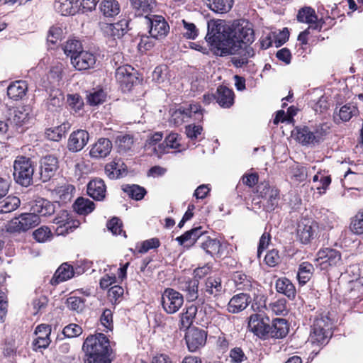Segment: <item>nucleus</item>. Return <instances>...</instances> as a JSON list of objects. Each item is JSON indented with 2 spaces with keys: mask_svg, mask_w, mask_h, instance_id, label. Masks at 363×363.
I'll return each instance as SVG.
<instances>
[{
  "mask_svg": "<svg viewBox=\"0 0 363 363\" xmlns=\"http://www.w3.org/2000/svg\"><path fill=\"white\" fill-rule=\"evenodd\" d=\"M314 268L313 266L308 262H304L299 265L297 279L301 284H305L312 277Z\"/></svg>",
  "mask_w": 363,
  "mask_h": 363,
  "instance_id": "48",
  "label": "nucleus"
},
{
  "mask_svg": "<svg viewBox=\"0 0 363 363\" xmlns=\"http://www.w3.org/2000/svg\"><path fill=\"white\" fill-rule=\"evenodd\" d=\"M63 50L67 56H70V60H72L73 56L77 55L83 50V48L79 40L70 39L67 41Z\"/></svg>",
  "mask_w": 363,
  "mask_h": 363,
  "instance_id": "51",
  "label": "nucleus"
},
{
  "mask_svg": "<svg viewBox=\"0 0 363 363\" xmlns=\"http://www.w3.org/2000/svg\"><path fill=\"white\" fill-rule=\"evenodd\" d=\"M62 333L68 338L76 337L82 333V328L77 324L71 323L64 328Z\"/></svg>",
  "mask_w": 363,
  "mask_h": 363,
  "instance_id": "61",
  "label": "nucleus"
},
{
  "mask_svg": "<svg viewBox=\"0 0 363 363\" xmlns=\"http://www.w3.org/2000/svg\"><path fill=\"white\" fill-rule=\"evenodd\" d=\"M325 125L319 124L315 126H297L293 131L296 140L302 145L315 146L323 141L327 135Z\"/></svg>",
  "mask_w": 363,
  "mask_h": 363,
  "instance_id": "3",
  "label": "nucleus"
},
{
  "mask_svg": "<svg viewBox=\"0 0 363 363\" xmlns=\"http://www.w3.org/2000/svg\"><path fill=\"white\" fill-rule=\"evenodd\" d=\"M197 306L194 303L186 307L185 312L182 313L181 316V324L182 327L186 328H189L197 313Z\"/></svg>",
  "mask_w": 363,
  "mask_h": 363,
  "instance_id": "50",
  "label": "nucleus"
},
{
  "mask_svg": "<svg viewBox=\"0 0 363 363\" xmlns=\"http://www.w3.org/2000/svg\"><path fill=\"white\" fill-rule=\"evenodd\" d=\"M362 277L355 281H352L350 284V289L347 294V299L355 303L363 299V283L362 282Z\"/></svg>",
  "mask_w": 363,
  "mask_h": 363,
  "instance_id": "39",
  "label": "nucleus"
},
{
  "mask_svg": "<svg viewBox=\"0 0 363 363\" xmlns=\"http://www.w3.org/2000/svg\"><path fill=\"white\" fill-rule=\"evenodd\" d=\"M318 256L317 261L323 269H326L328 266H338L342 263L341 253L335 249L320 250L318 252Z\"/></svg>",
  "mask_w": 363,
  "mask_h": 363,
  "instance_id": "15",
  "label": "nucleus"
},
{
  "mask_svg": "<svg viewBox=\"0 0 363 363\" xmlns=\"http://www.w3.org/2000/svg\"><path fill=\"white\" fill-rule=\"evenodd\" d=\"M99 9L106 17H113L120 13V5L117 0H104L101 2Z\"/></svg>",
  "mask_w": 363,
  "mask_h": 363,
  "instance_id": "42",
  "label": "nucleus"
},
{
  "mask_svg": "<svg viewBox=\"0 0 363 363\" xmlns=\"http://www.w3.org/2000/svg\"><path fill=\"white\" fill-rule=\"evenodd\" d=\"M110 354H86L85 359V363H111L109 358Z\"/></svg>",
  "mask_w": 363,
  "mask_h": 363,
  "instance_id": "63",
  "label": "nucleus"
},
{
  "mask_svg": "<svg viewBox=\"0 0 363 363\" xmlns=\"http://www.w3.org/2000/svg\"><path fill=\"white\" fill-rule=\"evenodd\" d=\"M150 35H140V40L138 45V48L141 51H147L151 50L155 45V43Z\"/></svg>",
  "mask_w": 363,
  "mask_h": 363,
  "instance_id": "62",
  "label": "nucleus"
},
{
  "mask_svg": "<svg viewBox=\"0 0 363 363\" xmlns=\"http://www.w3.org/2000/svg\"><path fill=\"white\" fill-rule=\"evenodd\" d=\"M234 92L225 86H219L216 93V102L222 108H228L234 104Z\"/></svg>",
  "mask_w": 363,
  "mask_h": 363,
  "instance_id": "28",
  "label": "nucleus"
},
{
  "mask_svg": "<svg viewBox=\"0 0 363 363\" xmlns=\"http://www.w3.org/2000/svg\"><path fill=\"white\" fill-rule=\"evenodd\" d=\"M162 306L165 312L173 314L177 312L184 303L182 294L172 288H167L162 294Z\"/></svg>",
  "mask_w": 363,
  "mask_h": 363,
  "instance_id": "11",
  "label": "nucleus"
},
{
  "mask_svg": "<svg viewBox=\"0 0 363 363\" xmlns=\"http://www.w3.org/2000/svg\"><path fill=\"white\" fill-rule=\"evenodd\" d=\"M34 170V162L30 157H18L13 162L14 180L23 186H29L33 182Z\"/></svg>",
  "mask_w": 363,
  "mask_h": 363,
  "instance_id": "4",
  "label": "nucleus"
},
{
  "mask_svg": "<svg viewBox=\"0 0 363 363\" xmlns=\"http://www.w3.org/2000/svg\"><path fill=\"white\" fill-rule=\"evenodd\" d=\"M36 331L43 332V334L38 336L33 342V345L37 348H47L50 343V326L48 325L41 324L36 328Z\"/></svg>",
  "mask_w": 363,
  "mask_h": 363,
  "instance_id": "38",
  "label": "nucleus"
},
{
  "mask_svg": "<svg viewBox=\"0 0 363 363\" xmlns=\"http://www.w3.org/2000/svg\"><path fill=\"white\" fill-rule=\"evenodd\" d=\"M72 208L77 213L86 216L95 209V203L89 199L79 197L74 202Z\"/></svg>",
  "mask_w": 363,
  "mask_h": 363,
  "instance_id": "35",
  "label": "nucleus"
},
{
  "mask_svg": "<svg viewBox=\"0 0 363 363\" xmlns=\"http://www.w3.org/2000/svg\"><path fill=\"white\" fill-rule=\"evenodd\" d=\"M132 12L136 17L150 16L156 6V0H128Z\"/></svg>",
  "mask_w": 363,
  "mask_h": 363,
  "instance_id": "19",
  "label": "nucleus"
},
{
  "mask_svg": "<svg viewBox=\"0 0 363 363\" xmlns=\"http://www.w3.org/2000/svg\"><path fill=\"white\" fill-rule=\"evenodd\" d=\"M112 142L108 139L99 138L89 151V155L92 158L100 159L107 157L112 150Z\"/></svg>",
  "mask_w": 363,
  "mask_h": 363,
  "instance_id": "23",
  "label": "nucleus"
},
{
  "mask_svg": "<svg viewBox=\"0 0 363 363\" xmlns=\"http://www.w3.org/2000/svg\"><path fill=\"white\" fill-rule=\"evenodd\" d=\"M207 334L205 330L198 328H189L185 335L187 347L190 352H196L203 347L206 341Z\"/></svg>",
  "mask_w": 363,
  "mask_h": 363,
  "instance_id": "14",
  "label": "nucleus"
},
{
  "mask_svg": "<svg viewBox=\"0 0 363 363\" xmlns=\"http://www.w3.org/2000/svg\"><path fill=\"white\" fill-rule=\"evenodd\" d=\"M64 96L59 89H50L46 100V106L52 112L57 111L63 105Z\"/></svg>",
  "mask_w": 363,
  "mask_h": 363,
  "instance_id": "33",
  "label": "nucleus"
},
{
  "mask_svg": "<svg viewBox=\"0 0 363 363\" xmlns=\"http://www.w3.org/2000/svg\"><path fill=\"white\" fill-rule=\"evenodd\" d=\"M133 143V137L129 134H120L115 140V144L120 153H125L130 150Z\"/></svg>",
  "mask_w": 363,
  "mask_h": 363,
  "instance_id": "45",
  "label": "nucleus"
},
{
  "mask_svg": "<svg viewBox=\"0 0 363 363\" xmlns=\"http://www.w3.org/2000/svg\"><path fill=\"white\" fill-rule=\"evenodd\" d=\"M39 165V179L45 183L55 176L59 168V160L55 155L48 154L40 158Z\"/></svg>",
  "mask_w": 363,
  "mask_h": 363,
  "instance_id": "10",
  "label": "nucleus"
},
{
  "mask_svg": "<svg viewBox=\"0 0 363 363\" xmlns=\"http://www.w3.org/2000/svg\"><path fill=\"white\" fill-rule=\"evenodd\" d=\"M130 19L123 18L114 23H100L103 34L113 40L121 39L130 30Z\"/></svg>",
  "mask_w": 363,
  "mask_h": 363,
  "instance_id": "12",
  "label": "nucleus"
},
{
  "mask_svg": "<svg viewBox=\"0 0 363 363\" xmlns=\"http://www.w3.org/2000/svg\"><path fill=\"white\" fill-rule=\"evenodd\" d=\"M198 245L211 257L220 255V242L216 238H211L204 230L202 232Z\"/></svg>",
  "mask_w": 363,
  "mask_h": 363,
  "instance_id": "18",
  "label": "nucleus"
},
{
  "mask_svg": "<svg viewBox=\"0 0 363 363\" xmlns=\"http://www.w3.org/2000/svg\"><path fill=\"white\" fill-rule=\"evenodd\" d=\"M27 91L28 84L26 81H16L8 86L7 95L14 101L22 100L26 96Z\"/></svg>",
  "mask_w": 363,
  "mask_h": 363,
  "instance_id": "29",
  "label": "nucleus"
},
{
  "mask_svg": "<svg viewBox=\"0 0 363 363\" xmlns=\"http://www.w3.org/2000/svg\"><path fill=\"white\" fill-rule=\"evenodd\" d=\"M27 118V113L17 109H14L10 113V116L8 118V122L10 125L16 128L22 126L25 120Z\"/></svg>",
  "mask_w": 363,
  "mask_h": 363,
  "instance_id": "55",
  "label": "nucleus"
},
{
  "mask_svg": "<svg viewBox=\"0 0 363 363\" xmlns=\"http://www.w3.org/2000/svg\"><path fill=\"white\" fill-rule=\"evenodd\" d=\"M121 189L130 198L135 201L142 200L147 194L146 189L138 184H124Z\"/></svg>",
  "mask_w": 363,
  "mask_h": 363,
  "instance_id": "43",
  "label": "nucleus"
},
{
  "mask_svg": "<svg viewBox=\"0 0 363 363\" xmlns=\"http://www.w3.org/2000/svg\"><path fill=\"white\" fill-rule=\"evenodd\" d=\"M86 192L95 201H102L106 196V185L102 179L96 177L87 184Z\"/></svg>",
  "mask_w": 363,
  "mask_h": 363,
  "instance_id": "20",
  "label": "nucleus"
},
{
  "mask_svg": "<svg viewBox=\"0 0 363 363\" xmlns=\"http://www.w3.org/2000/svg\"><path fill=\"white\" fill-rule=\"evenodd\" d=\"M350 230L357 235L363 234V211H359L351 220Z\"/></svg>",
  "mask_w": 363,
  "mask_h": 363,
  "instance_id": "54",
  "label": "nucleus"
},
{
  "mask_svg": "<svg viewBox=\"0 0 363 363\" xmlns=\"http://www.w3.org/2000/svg\"><path fill=\"white\" fill-rule=\"evenodd\" d=\"M202 227H196L185 232L183 235L177 237L175 240L180 245H184L187 242H189L191 245L195 243L198 244L199 238L201 235H202Z\"/></svg>",
  "mask_w": 363,
  "mask_h": 363,
  "instance_id": "36",
  "label": "nucleus"
},
{
  "mask_svg": "<svg viewBox=\"0 0 363 363\" xmlns=\"http://www.w3.org/2000/svg\"><path fill=\"white\" fill-rule=\"evenodd\" d=\"M206 6L213 12L224 14L230 11L233 0H203Z\"/></svg>",
  "mask_w": 363,
  "mask_h": 363,
  "instance_id": "32",
  "label": "nucleus"
},
{
  "mask_svg": "<svg viewBox=\"0 0 363 363\" xmlns=\"http://www.w3.org/2000/svg\"><path fill=\"white\" fill-rule=\"evenodd\" d=\"M188 118L185 108L184 107H180L172 111L171 113L170 121L173 122L175 125L178 126L184 122L185 118Z\"/></svg>",
  "mask_w": 363,
  "mask_h": 363,
  "instance_id": "59",
  "label": "nucleus"
},
{
  "mask_svg": "<svg viewBox=\"0 0 363 363\" xmlns=\"http://www.w3.org/2000/svg\"><path fill=\"white\" fill-rule=\"evenodd\" d=\"M71 63L78 70H86L95 65L96 57L93 53L83 50L77 55L72 57Z\"/></svg>",
  "mask_w": 363,
  "mask_h": 363,
  "instance_id": "21",
  "label": "nucleus"
},
{
  "mask_svg": "<svg viewBox=\"0 0 363 363\" xmlns=\"http://www.w3.org/2000/svg\"><path fill=\"white\" fill-rule=\"evenodd\" d=\"M279 199V191L277 189L272 192L267 197L260 201V202L262 203L264 210L270 213L278 207Z\"/></svg>",
  "mask_w": 363,
  "mask_h": 363,
  "instance_id": "49",
  "label": "nucleus"
},
{
  "mask_svg": "<svg viewBox=\"0 0 363 363\" xmlns=\"http://www.w3.org/2000/svg\"><path fill=\"white\" fill-rule=\"evenodd\" d=\"M160 245V242L158 238H154L149 240H146L143 242L140 248L139 249L140 253H146L150 250L156 249Z\"/></svg>",
  "mask_w": 363,
  "mask_h": 363,
  "instance_id": "64",
  "label": "nucleus"
},
{
  "mask_svg": "<svg viewBox=\"0 0 363 363\" xmlns=\"http://www.w3.org/2000/svg\"><path fill=\"white\" fill-rule=\"evenodd\" d=\"M106 99V92L101 88L93 89L86 94V101L94 106L103 104Z\"/></svg>",
  "mask_w": 363,
  "mask_h": 363,
  "instance_id": "47",
  "label": "nucleus"
},
{
  "mask_svg": "<svg viewBox=\"0 0 363 363\" xmlns=\"http://www.w3.org/2000/svg\"><path fill=\"white\" fill-rule=\"evenodd\" d=\"M201 291L213 297L219 296L224 291L221 278L214 276L208 277L205 281L204 288Z\"/></svg>",
  "mask_w": 363,
  "mask_h": 363,
  "instance_id": "30",
  "label": "nucleus"
},
{
  "mask_svg": "<svg viewBox=\"0 0 363 363\" xmlns=\"http://www.w3.org/2000/svg\"><path fill=\"white\" fill-rule=\"evenodd\" d=\"M318 223L316 221L303 218L298 223L297 240L303 245H309L318 238Z\"/></svg>",
  "mask_w": 363,
  "mask_h": 363,
  "instance_id": "7",
  "label": "nucleus"
},
{
  "mask_svg": "<svg viewBox=\"0 0 363 363\" xmlns=\"http://www.w3.org/2000/svg\"><path fill=\"white\" fill-rule=\"evenodd\" d=\"M85 301L83 298L73 296L67 299L66 303L70 310L79 313L85 308Z\"/></svg>",
  "mask_w": 363,
  "mask_h": 363,
  "instance_id": "56",
  "label": "nucleus"
},
{
  "mask_svg": "<svg viewBox=\"0 0 363 363\" xmlns=\"http://www.w3.org/2000/svg\"><path fill=\"white\" fill-rule=\"evenodd\" d=\"M30 211L38 215V218L40 216L47 217L55 213V206L53 203L45 199L38 198L33 201Z\"/></svg>",
  "mask_w": 363,
  "mask_h": 363,
  "instance_id": "22",
  "label": "nucleus"
},
{
  "mask_svg": "<svg viewBox=\"0 0 363 363\" xmlns=\"http://www.w3.org/2000/svg\"><path fill=\"white\" fill-rule=\"evenodd\" d=\"M82 350L85 354H110L109 340L104 333L89 335L84 340Z\"/></svg>",
  "mask_w": 363,
  "mask_h": 363,
  "instance_id": "6",
  "label": "nucleus"
},
{
  "mask_svg": "<svg viewBox=\"0 0 363 363\" xmlns=\"http://www.w3.org/2000/svg\"><path fill=\"white\" fill-rule=\"evenodd\" d=\"M229 38H227L226 48H229L235 55L245 44H252L255 40L254 30L252 24L245 20L240 19L235 21L232 26H229Z\"/></svg>",
  "mask_w": 363,
  "mask_h": 363,
  "instance_id": "1",
  "label": "nucleus"
},
{
  "mask_svg": "<svg viewBox=\"0 0 363 363\" xmlns=\"http://www.w3.org/2000/svg\"><path fill=\"white\" fill-rule=\"evenodd\" d=\"M144 19L148 33L155 40H162L169 33V26L162 16L150 15Z\"/></svg>",
  "mask_w": 363,
  "mask_h": 363,
  "instance_id": "8",
  "label": "nucleus"
},
{
  "mask_svg": "<svg viewBox=\"0 0 363 363\" xmlns=\"http://www.w3.org/2000/svg\"><path fill=\"white\" fill-rule=\"evenodd\" d=\"M199 281L196 279L189 278L185 281L183 290L186 291V296L189 301H194L199 298Z\"/></svg>",
  "mask_w": 363,
  "mask_h": 363,
  "instance_id": "41",
  "label": "nucleus"
},
{
  "mask_svg": "<svg viewBox=\"0 0 363 363\" xmlns=\"http://www.w3.org/2000/svg\"><path fill=\"white\" fill-rule=\"evenodd\" d=\"M297 20L301 23L310 24L308 29L320 30L324 23L322 19L318 20L315 11L311 7H303L298 11Z\"/></svg>",
  "mask_w": 363,
  "mask_h": 363,
  "instance_id": "17",
  "label": "nucleus"
},
{
  "mask_svg": "<svg viewBox=\"0 0 363 363\" xmlns=\"http://www.w3.org/2000/svg\"><path fill=\"white\" fill-rule=\"evenodd\" d=\"M275 288L278 293L284 294L290 300H294L296 297V288L292 282L286 277L278 279Z\"/></svg>",
  "mask_w": 363,
  "mask_h": 363,
  "instance_id": "31",
  "label": "nucleus"
},
{
  "mask_svg": "<svg viewBox=\"0 0 363 363\" xmlns=\"http://www.w3.org/2000/svg\"><path fill=\"white\" fill-rule=\"evenodd\" d=\"M289 331V325L284 318H277L269 325V338L281 339L286 336Z\"/></svg>",
  "mask_w": 363,
  "mask_h": 363,
  "instance_id": "25",
  "label": "nucleus"
},
{
  "mask_svg": "<svg viewBox=\"0 0 363 363\" xmlns=\"http://www.w3.org/2000/svg\"><path fill=\"white\" fill-rule=\"evenodd\" d=\"M269 318L263 314L255 313L250 316L248 328L261 339L269 338Z\"/></svg>",
  "mask_w": 363,
  "mask_h": 363,
  "instance_id": "13",
  "label": "nucleus"
},
{
  "mask_svg": "<svg viewBox=\"0 0 363 363\" xmlns=\"http://www.w3.org/2000/svg\"><path fill=\"white\" fill-rule=\"evenodd\" d=\"M183 30L182 35L184 38L189 40H195L199 35V29L196 26L191 22H189L184 19L182 21Z\"/></svg>",
  "mask_w": 363,
  "mask_h": 363,
  "instance_id": "52",
  "label": "nucleus"
},
{
  "mask_svg": "<svg viewBox=\"0 0 363 363\" xmlns=\"http://www.w3.org/2000/svg\"><path fill=\"white\" fill-rule=\"evenodd\" d=\"M251 301V297L245 293L233 296L228 304V311L232 313H238L245 310Z\"/></svg>",
  "mask_w": 363,
  "mask_h": 363,
  "instance_id": "26",
  "label": "nucleus"
},
{
  "mask_svg": "<svg viewBox=\"0 0 363 363\" xmlns=\"http://www.w3.org/2000/svg\"><path fill=\"white\" fill-rule=\"evenodd\" d=\"M116 76L120 79L122 84H125V88L128 90L136 84L138 79L133 74L128 72L127 67H119L116 71Z\"/></svg>",
  "mask_w": 363,
  "mask_h": 363,
  "instance_id": "44",
  "label": "nucleus"
},
{
  "mask_svg": "<svg viewBox=\"0 0 363 363\" xmlns=\"http://www.w3.org/2000/svg\"><path fill=\"white\" fill-rule=\"evenodd\" d=\"M235 286L239 291H252L257 285L253 278L242 272H235L232 275Z\"/></svg>",
  "mask_w": 363,
  "mask_h": 363,
  "instance_id": "24",
  "label": "nucleus"
},
{
  "mask_svg": "<svg viewBox=\"0 0 363 363\" xmlns=\"http://www.w3.org/2000/svg\"><path fill=\"white\" fill-rule=\"evenodd\" d=\"M358 109L352 104H347L339 110L340 118L345 122L349 121L353 116L358 113Z\"/></svg>",
  "mask_w": 363,
  "mask_h": 363,
  "instance_id": "53",
  "label": "nucleus"
},
{
  "mask_svg": "<svg viewBox=\"0 0 363 363\" xmlns=\"http://www.w3.org/2000/svg\"><path fill=\"white\" fill-rule=\"evenodd\" d=\"M89 140V133L85 130L78 129L70 134L67 141V149L72 152H79L86 145Z\"/></svg>",
  "mask_w": 363,
  "mask_h": 363,
  "instance_id": "16",
  "label": "nucleus"
},
{
  "mask_svg": "<svg viewBox=\"0 0 363 363\" xmlns=\"http://www.w3.org/2000/svg\"><path fill=\"white\" fill-rule=\"evenodd\" d=\"M332 323L327 315L320 314L315 317L310 337L313 344L325 345L332 337Z\"/></svg>",
  "mask_w": 363,
  "mask_h": 363,
  "instance_id": "5",
  "label": "nucleus"
},
{
  "mask_svg": "<svg viewBox=\"0 0 363 363\" xmlns=\"http://www.w3.org/2000/svg\"><path fill=\"white\" fill-rule=\"evenodd\" d=\"M75 276V271L73 267L67 262L62 264L55 272L53 277L50 281L52 285L58 284L70 279Z\"/></svg>",
  "mask_w": 363,
  "mask_h": 363,
  "instance_id": "27",
  "label": "nucleus"
},
{
  "mask_svg": "<svg viewBox=\"0 0 363 363\" xmlns=\"http://www.w3.org/2000/svg\"><path fill=\"white\" fill-rule=\"evenodd\" d=\"M33 238L38 242H45L51 238L52 234L47 226H42L33 233Z\"/></svg>",
  "mask_w": 363,
  "mask_h": 363,
  "instance_id": "57",
  "label": "nucleus"
},
{
  "mask_svg": "<svg viewBox=\"0 0 363 363\" xmlns=\"http://www.w3.org/2000/svg\"><path fill=\"white\" fill-rule=\"evenodd\" d=\"M40 218L33 211L22 213L19 217L12 219L7 225V231L9 233H20L26 231L30 228L38 225Z\"/></svg>",
  "mask_w": 363,
  "mask_h": 363,
  "instance_id": "9",
  "label": "nucleus"
},
{
  "mask_svg": "<svg viewBox=\"0 0 363 363\" xmlns=\"http://www.w3.org/2000/svg\"><path fill=\"white\" fill-rule=\"evenodd\" d=\"M21 201L18 197L9 196L0 201V213H7L17 209L20 206Z\"/></svg>",
  "mask_w": 363,
  "mask_h": 363,
  "instance_id": "46",
  "label": "nucleus"
},
{
  "mask_svg": "<svg viewBox=\"0 0 363 363\" xmlns=\"http://www.w3.org/2000/svg\"><path fill=\"white\" fill-rule=\"evenodd\" d=\"M74 0H56L55 6L62 16L72 15V8L69 6Z\"/></svg>",
  "mask_w": 363,
  "mask_h": 363,
  "instance_id": "58",
  "label": "nucleus"
},
{
  "mask_svg": "<svg viewBox=\"0 0 363 363\" xmlns=\"http://www.w3.org/2000/svg\"><path fill=\"white\" fill-rule=\"evenodd\" d=\"M206 42L211 45L215 50L216 55L223 57L229 55L232 52L229 48H226L227 38H229V26L223 23L221 20H210L207 23Z\"/></svg>",
  "mask_w": 363,
  "mask_h": 363,
  "instance_id": "2",
  "label": "nucleus"
},
{
  "mask_svg": "<svg viewBox=\"0 0 363 363\" xmlns=\"http://www.w3.org/2000/svg\"><path fill=\"white\" fill-rule=\"evenodd\" d=\"M179 135L177 133H170L164 139V142L159 144L157 147H154V150L157 152L158 156L162 154L168 152L166 149H177L180 147V144L178 142Z\"/></svg>",
  "mask_w": 363,
  "mask_h": 363,
  "instance_id": "34",
  "label": "nucleus"
},
{
  "mask_svg": "<svg viewBox=\"0 0 363 363\" xmlns=\"http://www.w3.org/2000/svg\"><path fill=\"white\" fill-rule=\"evenodd\" d=\"M71 124L69 122H64L61 125L55 127L54 128H48L45 131V135L48 139L53 141H59L70 129Z\"/></svg>",
  "mask_w": 363,
  "mask_h": 363,
  "instance_id": "40",
  "label": "nucleus"
},
{
  "mask_svg": "<svg viewBox=\"0 0 363 363\" xmlns=\"http://www.w3.org/2000/svg\"><path fill=\"white\" fill-rule=\"evenodd\" d=\"M273 40L275 47L279 48L284 45L289 38V31L287 28H284L279 33L272 32Z\"/></svg>",
  "mask_w": 363,
  "mask_h": 363,
  "instance_id": "60",
  "label": "nucleus"
},
{
  "mask_svg": "<svg viewBox=\"0 0 363 363\" xmlns=\"http://www.w3.org/2000/svg\"><path fill=\"white\" fill-rule=\"evenodd\" d=\"M126 172L125 165L123 162L113 160L105 166V173L111 179H116L123 176Z\"/></svg>",
  "mask_w": 363,
  "mask_h": 363,
  "instance_id": "37",
  "label": "nucleus"
}]
</instances>
